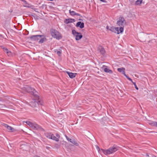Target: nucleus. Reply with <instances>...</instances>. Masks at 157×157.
I'll use <instances>...</instances> for the list:
<instances>
[{
	"label": "nucleus",
	"mask_w": 157,
	"mask_h": 157,
	"mask_svg": "<svg viewBox=\"0 0 157 157\" xmlns=\"http://www.w3.org/2000/svg\"><path fill=\"white\" fill-rule=\"evenodd\" d=\"M22 89L23 91L29 93L33 95L36 99L39 100V97L38 96V93L34 88H32L29 86L26 85L23 87Z\"/></svg>",
	"instance_id": "obj_1"
},
{
	"label": "nucleus",
	"mask_w": 157,
	"mask_h": 157,
	"mask_svg": "<svg viewBox=\"0 0 157 157\" xmlns=\"http://www.w3.org/2000/svg\"><path fill=\"white\" fill-rule=\"evenodd\" d=\"M117 25L120 27L119 28L120 33H122L124 31V27L126 24V22L124 18L120 17L117 22Z\"/></svg>",
	"instance_id": "obj_2"
},
{
	"label": "nucleus",
	"mask_w": 157,
	"mask_h": 157,
	"mask_svg": "<svg viewBox=\"0 0 157 157\" xmlns=\"http://www.w3.org/2000/svg\"><path fill=\"white\" fill-rule=\"evenodd\" d=\"M118 147L117 146H113L109 148L107 150L101 149L105 155L112 154L118 150Z\"/></svg>",
	"instance_id": "obj_3"
},
{
	"label": "nucleus",
	"mask_w": 157,
	"mask_h": 157,
	"mask_svg": "<svg viewBox=\"0 0 157 157\" xmlns=\"http://www.w3.org/2000/svg\"><path fill=\"white\" fill-rule=\"evenodd\" d=\"M51 36L54 38L59 40L62 38L61 34L57 30L54 29H52L50 30Z\"/></svg>",
	"instance_id": "obj_4"
},
{
	"label": "nucleus",
	"mask_w": 157,
	"mask_h": 157,
	"mask_svg": "<svg viewBox=\"0 0 157 157\" xmlns=\"http://www.w3.org/2000/svg\"><path fill=\"white\" fill-rule=\"evenodd\" d=\"M72 33L74 36L75 37V39L76 40H79L82 37V35L81 33L77 32L75 30L73 29Z\"/></svg>",
	"instance_id": "obj_5"
},
{
	"label": "nucleus",
	"mask_w": 157,
	"mask_h": 157,
	"mask_svg": "<svg viewBox=\"0 0 157 157\" xmlns=\"http://www.w3.org/2000/svg\"><path fill=\"white\" fill-rule=\"evenodd\" d=\"M25 122L27 124L33 129L36 130L40 128L39 126L36 123H33L29 121H26Z\"/></svg>",
	"instance_id": "obj_6"
},
{
	"label": "nucleus",
	"mask_w": 157,
	"mask_h": 157,
	"mask_svg": "<svg viewBox=\"0 0 157 157\" xmlns=\"http://www.w3.org/2000/svg\"><path fill=\"white\" fill-rule=\"evenodd\" d=\"M39 104L42 105V101L40 100H38V101H37L35 100H33L29 103L30 105L33 107H35Z\"/></svg>",
	"instance_id": "obj_7"
},
{
	"label": "nucleus",
	"mask_w": 157,
	"mask_h": 157,
	"mask_svg": "<svg viewBox=\"0 0 157 157\" xmlns=\"http://www.w3.org/2000/svg\"><path fill=\"white\" fill-rule=\"evenodd\" d=\"M43 36H44L43 35H33L30 37V38L32 40L37 41L40 38Z\"/></svg>",
	"instance_id": "obj_8"
},
{
	"label": "nucleus",
	"mask_w": 157,
	"mask_h": 157,
	"mask_svg": "<svg viewBox=\"0 0 157 157\" xmlns=\"http://www.w3.org/2000/svg\"><path fill=\"white\" fill-rule=\"evenodd\" d=\"M109 30L112 32L117 33L118 34L120 33L119 27H115L112 26L109 29Z\"/></svg>",
	"instance_id": "obj_9"
},
{
	"label": "nucleus",
	"mask_w": 157,
	"mask_h": 157,
	"mask_svg": "<svg viewBox=\"0 0 157 157\" xmlns=\"http://www.w3.org/2000/svg\"><path fill=\"white\" fill-rule=\"evenodd\" d=\"M3 126L4 127L6 128L10 132H13V131L14 129L11 126H10L6 124H4Z\"/></svg>",
	"instance_id": "obj_10"
},
{
	"label": "nucleus",
	"mask_w": 157,
	"mask_h": 157,
	"mask_svg": "<svg viewBox=\"0 0 157 157\" xmlns=\"http://www.w3.org/2000/svg\"><path fill=\"white\" fill-rule=\"evenodd\" d=\"M76 26L77 27H79L81 29H82L84 27V23L81 21H79L77 23Z\"/></svg>",
	"instance_id": "obj_11"
},
{
	"label": "nucleus",
	"mask_w": 157,
	"mask_h": 157,
	"mask_svg": "<svg viewBox=\"0 0 157 157\" xmlns=\"http://www.w3.org/2000/svg\"><path fill=\"white\" fill-rule=\"evenodd\" d=\"M67 73L68 74L70 78H75L77 74L76 73H74L69 71H67Z\"/></svg>",
	"instance_id": "obj_12"
},
{
	"label": "nucleus",
	"mask_w": 157,
	"mask_h": 157,
	"mask_svg": "<svg viewBox=\"0 0 157 157\" xmlns=\"http://www.w3.org/2000/svg\"><path fill=\"white\" fill-rule=\"evenodd\" d=\"M99 49L100 50V52L101 53L102 55H104L105 54V51L103 48H102L101 47H99Z\"/></svg>",
	"instance_id": "obj_13"
},
{
	"label": "nucleus",
	"mask_w": 157,
	"mask_h": 157,
	"mask_svg": "<svg viewBox=\"0 0 157 157\" xmlns=\"http://www.w3.org/2000/svg\"><path fill=\"white\" fill-rule=\"evenodd\" d=\"M38 13L37 14V15L40 17H42V16H44L43 14L42 13V12H43V13L44 14H45L46 13L44 12L43 10H40V12L39 11H36Z\"/></svg>",
	"instance_id": "obj_14"
},
{
	"label": "nucleus",
	"mask_w": 157,
	"mask_h": 157,
	"mask_svg": "<svg viewBox=\"0 0 157 157\" xmlns=\"http://www.w3.org/2000/svg\"><path fill=\"white\" fill-rule=\"evenodd\" d=\"M4 51L7 54L8 56H10L11 55V52L10 51H9L5 47L3 48Z\"/></svg>",
	"instance_id": "obj_15"
},
{
	"label": "nucleus",
	"mask_w": 157,
	"mask_h": 157,
	"mask_svg": "<svg viewBox=\"0 0 157 157\" xmlns=\"http://www.w3.org/2000/svg\"><path fill=\"white\" fill-rule=\"evenodd\" d=\"M45 135L47 137L51 139L52 138V134L51 133L47 132L45 133Z\"/></svg>",
	"instance_id": "obj_16"
},
{
	"label": "nucleus",
	"mask_w": 157,
	"mask_h": 157,
	"mask_svg": "<svg viewBox=\"0 0 157 157\" xmlns=\"http://www.w3.org/2000/svg\"><path fill=\"white\" fill-rule=\"evenodd\" d=\"M104 71L106 73H109V74L113 73V71L107 68H104Z\"/></svg>",
	"instance_id": "obj_17"
},
{
	"label": "nucleus",
	"mask_w": 157,
	"mask_h": 157,
	"mask_svg": "<svg viewBox=\"0 0 157 157\" xmlns=\"http://www.w3.org/2000/svg\"><path fill=\"white\" fill-rule=\"evenodd\" d=\"M25 2H23V5L24 7H31V6L30 5L27 3L26 2L25 0Z\"/></svg>",
	"instance_id": "obj_18"
},
{
	"label": "nucleus",
	"mask_w": 157,
	"mask_h": 157,
	"mask_svg": "<svg viewBox=\"0 0 157 157\" xmlns=\"http://www.w3.org/2000/svg\"><path fill=\"white\" fill-rule=\"evenodd\" d=\"M143 0H137L135 2V5H140L142 3Z\"/></svg>",
	"instance_id": "obj_19"
},
{
	"label": "nucleus",
	"mask_w": 157,
	"mask_h": 157,
	"mask_svg": "<svg viewBox=\"0 0 157 157\" xmlns=\"http://www.w3.org/2000/svg\"><path fill=\"white\" fill-rule=\"evenodd\" d=\"M71 143L73 144L74 145H75L76 146H78L79 144L75 140V139L72 140Z\"/></svg>",
	"instance_id": "obj_20"
},
{
	"label": "nucleus",
	"mask_w": 157,
	"mask_h": 157,
	"mask_svg": "<svg viewBox=\"0 0 157 157\" xmlns=\"http://www.w3.org/2000/svg\"><path fill=\"white\" fill-rule=\"evenodd\" d=\"M51 139L53 140H55L56 141H57V142H58L59 141V139L58 138L56 137V136H54L53 134H52V138Z\"/></svg>",
	"instance_id": "obj_21"
},
{
	"label": "nucleus",
	"mask_w": 157,
	"mask_h": 157,
	"mask_svg": "<svg viewBox=\"0 0 157 157\" xmlns=\"http://www.w3.org/2000/svg\"><path fill=\"white\" fill-rule=\"evenodd\" d=\"M72 19H66L64 21V22L66 24H68L69 23L72 22Z\"/></svg>",
	"instance_id": "obj_22"
},
{
	"label": "nucleus",
	"mask_w": 157,
	"mask_h": 157,
	"mask_svg": "<svg viewBox=\"0 0 157 157\" xmlns=\"http://www.w3.org/2000/svg\"><path fill=\"white\" fill-rule=\"evenodd\" d=\"M149 124L152 126H154L157 127V123L155 122H151L149 123Z\"/></svg>",
	"instance_id": "obj_23"
},
{
	"label": "nucleus",
	"mask_w": 157,
	"mask_h": 157,
	"mask_svg": "<svg viewBox=\"0 0 157 157\" xmlns=\"http://www.w3.org/2000/svg\"><path fill=\"white\" fill-rule=\"evenodd\" d=\"M125 69L124 68L122 67L121 68H118L117 69V71L120 72H123V71H125Z\"/></svg>",
	"instance_id": "obj_24"
},
{
	"label": "nucleus",
	"mask_w": 157,
	"mask_h": 157,
	"mask_svg": "<svg viewBox=\"0 0 157 157\" xmlns=\"http://www.w3.org/2000/svg\"><path fill=\"white\" fill-rule=\"evenodd\" d=\"M46 40V38L45 37L42 38L40 40L39 42V43H43Z\"/></svg>",
	"instance_id": "obj_25"
},
{
	"label": "nucleus",
	"mask_w": 157,
	"mask_h": 157,
	"mask_svg": "<svg viewBox=\"0 0 157 157\" xmlns=\"http://www.w3.org/2000/svg\"><path fill=\"white\" fill-rule=\"evenodd\" d=\"M69 11L70 14L71 15H79L78 14H75V13L73 11H71V10H69Z\"/></svg>",
	"instance_id": "obj_26"
},
{
	"label": "nucleus",
	"mask_w": 157,
	"mask_h": 157,
	"mask_svg": "<svg viewBox=\"0 0 157 157\" xmlns=\"http://www.w3.org/2000/svg\"><path fill=\"white\" fill-rule=\"evenodd\" d=\"M34 15H32L34 17V18L36 20H38L40 18V17L37 15H36L35 14H33Z\"/></svg>",
	"instance_id": "obj_27"
},
{
	"label": "nucleus",
	"mask_w": 157,
	"mask_h": 157,
	"mask_svg": "<svg viewBox=\"0 0 157 157\" xmlns=\"http://www.w3.org/2000/svg\"><path fill=\"white\" fill-rule=\"evenodd\" d=\"M65 136L67 139V140H68V141H69L70 142H71V141L72 140V139H70L67 136V135H65Z\"/></svg>",
	"instance_id": "obj_28"
},
{
	"label": "nucleus",
	"mask_w": 157,
	"mask_h": 157,
	"mask_svg": "<svg viewBox=\"0 0 157 157\" xmlns=\"http://www.w3.org/2000/svg\"><path fill=\"white\" fill-rule=\"evenodd\" d=\"M132 82V83H133V84L134 85V86H135V88H136V90H138V88L137 87V86H136V83H135V82Z\"/></svg>",
	"instance_id": "obj_29"
},
{
	"label": "nucleus",
	"mask_w": 157,
	"mask_h": 157,
	"mask_svg": "<svg viewBox=\"0 0 157 157\" xmlns=\"http://www.w3.org/2000/svg\"><path fill=\"white\" fill-rule=\"evenodd\" d=\"M2 106L0 107V108L2 109H4L3 108L6 107V106L5 105H2Z\"/></svg>",
	"instance_id": "obj_30"
},
{
	"label": "nucleus",
	"mask_w": 157,
	"mask_h": 157,
	"mask_svg": "<svg viewBox=\"0 0 157 157\" xmlns=\"http://www.w3.org/2000/svg\"><path fill=\"white\" fill-rule=\"evenodd\" d=\"M126 77L127 78L128 80H129V81H131L132 82H133L132 79L130 78L128 76H126Z\"/></svg>",
	"instance_id": "obj_31"
},
{
	"label": "nucleus",
	"mask_w": 157,
	"mask_h": 157,
	"mask_svg": "<svg viewBox=\"0 0 157 157\" xmlns=\"http://www.w3.org/2000/svg\"><path fill=\"white\" fill-rule=\"evenodd\" d=\"M57 54L59 56H60V55L61 54V52L60 51H58L57 52Z\"/></svg>",
	"instance_id": "obj_32"
},
{
	"label": "nucleus",
	"mask_w": 157,
	"mask_h": 157,
	"mask_svg": "<svg viewBox=\"0 0 157 157\" xmlns=\"http://www.w3.org/2000/svg\"><path fill=\"white\" fill-rule=\"evenodd\" d=\"M56 137H57V138H58V139L60 137V135L59 134H56Z\"/></svg>",
	"instance_id": "obj_33"
},
{
	"label": "nucleus",
	"mask_w": 157,
	"mask_h": 157,
	"mask_svg": "<svg viewBox=\"0 0 157 157\" xmlns=\"http://www.w3.org/2000/svg\"><path fill=\"white\" fill-rule=\"evenodd\" d=\"M122 74L126 77V76H127L125 73V71H123V72H122Z\"/></svg>",
	"instance_id": "obj_34"
},
{
	"label": "nucleus",
	"mask_w": 157,
	"mask_h": 157,
	"mask_svg": "<svg viewBox=\"0 0 157 157\" xmlns=\"http://www.w3.org/2000/svg\"><path fill=\"white\" fill-rule=\"evenodd\" d=\"M4 100L2 98L0 97V101H4Z\"/></svg>",
	"instance_id": "obj_35"
},
{
	"label": "nucleus",
	"mask_w": 157,
	"mask_h": 157,
	"mask_svg": "<svg viewBox=\"0 0 157 157\" xmlns=\"http://www.w3.org/2000/svg\"><path fill=\"white\" fill-rule=\"evenodd\" d=\"M101 1L103 2H106L105 0H100Z\"/></svg>",
	"instance_id": "obj_36"
},
{
	"label": "nucleus",
	"mask_w": 157,
	"mask_h": 157,
	"mask_svg": "<svg viewBox=\"0 0 157 157\" xmlns=\"http://www.w3.org/2000/svg\"><path fill=\"white\" fill-rule=\"evenodd\" d=\"M46 148L48 149L49 148H50V147H46Z\"/></svg>",
	"instance_id": "obj_37"
},
{
	"label": "nucleus",
	"mask_w": 157,
	"mask_h": 157,
	"mask_svg": "<svg viewBox=\"0 0 157 157\" xmlns=\"http://www.w3.org/2000/svg\"><path fill=\"white\" fill-rule=\"evenodd\" d=\"M97 148L98 149V150L99 149V148L98 146H97Z\"/></svg>",
	"instance_id": "obj_38"
},
{
	"label": "nucleus",
	"mask_w": 157,
	"mask_h": 157,
	"mask_svg": "<svg viewBox=\"0 0 157 157\" xmlns=\"http://www.w3.org/2000/svg\"><path fill=\"white\" fill-rule=\"evenodd\" d=\"M106 28L108 29H109V27L108 26H107V27H106Z\"/></svg>",
	"instance_id": "obj_39"
},
{
	"label": "nucleus",
	"mask_w": 157,
	"mask_h": 157,
	"mask_svg": "<svg viewBox=\"0 0 157 157\" xmlns=\"http://www.w3.org/2000/svg\"><path fill=\"white\" fill-rule=\"evenodd\" d=\"M21 1H22V2H25V0H20Z\"/></svg>",
	"instance_id": "obj_40"
},
{
	"label": "nucleus",
	"mask_w": 157,
	"mask_h": 157,
	"mask_svg": "<svg viewBox=\"0 0 157 157\" xmlns=\"http://www.w3.org/2000/svg\"><path fill=\"white\" fill-rule=\"evenodd\" d=\"M9 12H11H11H12V10H11V11H9Z\"/></svg>",
	"instance_id": "obj_41"
},
{
	"label": "nucleus",
	"mask_w": 157,
	"mask_h": 157,
	"mask_svg": "<svg viewBox=\"0 0 157 157\" xmlns=\"http://www.w3.org/2000/svg\"><path fill=\"white\" fill-rule=\"evenodd\" d=\"M152 157H156L155 156H153Z\"/></svg>",
	"instance_id": "obj_42"
},
{
	"label": "nucleus",
	"mask_w": 157,
	"mask_h": 157,
	"mask_svg": "<svg viewBox=\"0 0 157 157\" xmlns=\"http://www.w3.org/2000/svg\"><path fill=\"white\" fill-rule=\"evenodd\" d=\"M18 15V14H15V15Z\"/></svg>",
	"instance_id": "obj_43"
},
{
	"label": "nucleus",
	"mask_w": 157,
	"mask_h": 157,
	"mask_svg": "<svg viewBox=\"0 0 157 157\" xmlns=\"http://www.w3.org/2000/svg\"><path fill=\"white\" fill-rule=\"evenodd\" d=\"M20 13L21 14L22 13Z\"/></svg>",
	"instance_id": "obj_44"
}]
</instances>
